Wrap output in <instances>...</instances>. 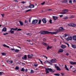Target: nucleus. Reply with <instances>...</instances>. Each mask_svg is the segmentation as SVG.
Returning <instances> with one entry per match:
<instances>
[{"instance_id": "nucleus-1", "label": "nucleus", "mask_w": 76, "mask_h": 76, "mask_svg": "<svg viewBox=\"0 0 76 76\" xmlns=\"http://www.w3.org/2000/svg\"><path fill=\"white\" fill-rule=\"evenodd\" d=\"M64 29L63 27H61L59 28V29H57L56 30V32H50L48 31H41L40 33V34H50L52 35L57 34L58 32L62 31H63Z\"/></svg>"}, {"instance_id": "nucleus-2", "label": "nucleus", "mask_w": 76, "mask_h": 76, "mask_svg": "<svg viewBox=\"0 0 76 76\" xmlns=\"http://www.w3.org/2000/svg\"><path fill=\"white\" fill-rule=\"evenodd\" d=\"M45 71L46 73V74H47V73H49V72H51L53 71V69L51 68H45Z\"/></svg>"}, {"instance_id": "nucleus-3", "label": "nucleus", "mask_w": 76, "mask_h": 76, "mask_svg": "<svg viewBox=\"0 0 76 76\" xmlns=\"http://www.w3.org/2000/svg\"><path fill=\"white\" fill-rule=\"evenodd\" d=\"M69 12L68 10H63L62 12H60V14L64 15V14H65L66 13H67V12Z\"/></svg>"}, {"instance_id": "nucleus-4", "label": "nucleus", "mask_w": 76, "mask_h": 76, "mask_svg": "<svg viewBox=\"0 0 76 76\" xmlns=\"http://www.w3.org/2000/svg\"><path fill=\"white\" fill-rule=\"evenodd\" d=\"M68 25L69 26H72V27H75V26H76V25L75 24L73 23L69 24H68Z\"/></svg>"}, {"instance_id": "nucleus-5", "label": "nucleus", "mask_w": 76, "mask_h": 76, "mask_svg": "<svg viewBox=\"0 0 76 76\" xmlns=\"http://www.w3.org/2000/svg\"><path fill=\"white\" fill-rule=\"evenodd\" d=\"M38 22V20H33L32 21V24H36Z\"/></svg>"}, {"instance_id": "nucleus-6", "label": "nucleus", "mask_w": 76, "mask_h": 76, "mask_svg": "<svg viewBox=\"0 0 76 76\" xmlns=\"http://www.w3.org/2000/svg\"><path fill=\"white\" fill-rule=\"evenodd\" d=\"M56 61H57V60H56V58L53 59L50 61V62L53 63H55V62H56Z\"/></svg>"}, {"instance_id": "nucleus-7", "label": "nucleus", "mask_w": 76, "mask_h": 76, "mask_svg": "<svg viewBox=\"0 0 76 76\" xmlns=\"http://www.w3.org/2000/svg\"><path fill=\"white\" fill-rule=\"evenodd\" d=\"M36 6H37V4H36L35 5H34L33 4H31L30 5L29 7L30 9H32V8H34Z\"/></svg>"}, {"instance_id": "nucleus-8", "label": "nucleus", "mask_w": 76, "mask_h": 76, "mask_svg": "<svg viewBox=\"0 0 76 76\" xmlns=\"http://www.w3.org/2000/svg\"><path fill=\"white\" fill-rule=\"evenodd\" d=\"M7 7L8 8V9H13L15 7L12 6H11L10 7L9 6H8Z\"/></svg>"}, {"instance_id": "nucleus-9", "label": "nucleus", "mask_w": 76, "mask_h": 76, "mask_svg": "<svg viewBox=\"0 0 76 76\" xmlns=\"http://www.w3.org/2000/svg\"><path fill=\"white\" fill-rule=\"evenodd\" d=\"M61 48L64 49V48H66V46L65 45H62L61 46Z\"/></svg>"}, {"instance_id": "nucleus-10", "label": "nucleus", "mask_w": 76, "mask_h": 76, "mask_svg": "<svg viewBox=\"0 0 76 76\" xmlns=\"http://www.w3.org/2000/svg\"><path fill=\"white\" fill-rule=\"evenodd\" d=\"M72 37L71 36L69 37L66 39L67 41H69V40H72Z\"/></svg>"}, {"instance_id": "nucleus-11", "label": "nucleus", "mask_w": 76, "mask_h": 76, "mask_svg": "<svg viewBox=\"0 0 76 76\" xmlns=\"http://www.w3.org/2000/svg\"><path fill=\"white\" fill-rule=\"evenodd\" d=\"M75 18L74 16H71L70 17H66L64 18L65 19H69V18Z\"/></svg>"}, {"instance_id": "nucleus-12", "label": "nucleus", "mask_w": 76, "mask_h": 76, "mask_svg": "<svg viewBox=\"0 0 76 76\" xmlns=\"http://www.w3.org/2000/svg\"><path fill=\"white\" fill-rule=\"evenodd\" d=\"M64 50L62 49H60L58 51V53H63Z\"/></svg>"}, {"instance_id": "nucleus-13", "label": "nucleus", "mask_w": 76, "mask_h": 76, "mask_svg": "<svg viewBox=\"0 0 76 76\" xmlns=\"http://www.w3.org/2000/svg\"><path fill=\"white\" fill-rule=\"evenodd\" d=\"M19 22L20 23V25H21V26L23 25V22L21 21H19Z\"/></svg>"}, {"instance_id": "nucleus-14", "label": "nucleus", "mask_w": 76, "mask_h": 76, "mask_svg": "<svg viewBox=\"0 0 76 76\" xmlns=\"http://www.w3.org/2000/svg\"><path fill=\"white\" fill-rule=\"evenodd\" d=\"M33 56V55L32 54L28 55V58H32V57Z\"/></svg>"}, {"instance_id": "nucleus-15", "label": "nucleus", "mask_w": 76, "mask_h": 76, "mask_svg": "<svg viewBox=\"0 0 76 76\" xmlns=\"http://www.w3.org/2000/svg\"><path fill=\"white\" fill-rule=\"evenodd\" d=\"M7 31V28H6L4 27V28L3 29L2 31V32H6Z\"/></svg>"}, {"instance_id": "nucleus-16", "label": "nucleus", "mask_w": 76, "mask_h": 76, "mask_svg": "<svg viewBox=\"0 0 76 76\" xmlns=\"http://www.w3.org/2000/svg\"><path fill=\"white\" fill-rule=\"evenodd\" d=\"M22 59L23 60H26V58H27V57H26V55H25L22 58Z\"/></svg>"}, {"instance_id": "nucleus-17", "label": "nucleus", "mask_w": 76, "mask_h": 76, "mask_svg": "<svg viewBox=\"0 0 76 76\" xmlns=\"http://www.w3.org/2000/svg\"><path fill=\"white\" fill-rule=\"evenodd\" d=\"M53 19H58V17L56 16H53Z\"/></svg>"}, {"instance_id": "nucleus-18", "label": "nucleus", "mask_w": 76, "mask_h": 76, "mask_svg": "<svg viewBox=\"0 0 76 76\" xmlns=\"http://www.w3.org/2000/svg\"><path fill=\"white\" fill-rule=\"evenodd\" d=\"M44 63L45 64H47V63H49V64H51V63H50L49 61H46L44 62Z\"/></svg>"}, {"instance_id": "nucleus-19", "label": "nucleus", "mask_w": 76, "mask_h": 76, "mask_svg": "<svg viewBox=\"0 0 76 76\" xmlns=\"http://www.w3.org/2000/svg\"><path fill=\"white\" fill-rule=\"evenodd\" d=\"M72 47L73 48H76V45H75L72 44Z\"/></svg>"}, {"instance_id": "nucleus-20", "label": "nucleus", "mask_w": 76, "mask_h": 76, "mask_svg": "<svg viewBox=\"0 0 76 76\" xmlns=\"http://www.w3.org/2000/svg\"><path fill=\"white\" fill-rule=\"evenodd\" d=\"M53 47L52 46H48V47H47V50H48L49 49H51V48H52Z\"/></svg>"}, {"instance_id": "nucleus-21", "label": "nucleus", "mask_w": 76, "mask_h": 76, "mask_svg": "<svg viewBox=\"0 0 76 76\" xmlns=\"http://www.w3.org/2000/svg\"><path fill=\"white\" fill-rule=\"evenodd\" d=\"M70 64L72 65L76 64V62H70Z\"/></svg>"}, {"instance_id": "nucleus-22", "label": "nucleus", "mask_w": 76, "mask_h": 76, "mask_svg": "<svg viewBox=\"0 0 76 76\" xmlns=\"http://www.w3.org/2000/svg\"><path fill=\"white\" fill-rule=\"evenodd\" d=\"M65 68L66 70H67V71H69V69L67 68V66L66 65H65Z\"/></svg>"}, {"instance_id": "nucleus-23", "label": "nucleus", "mask_w": 76, "mask_h": 76, "mask_svg": "<svg viewBox=\"0 0 76 76\" xmlns=\"http://www.w3.org/2000/svg\"><path fill=\"white\" fill-rule=\"evenodd\" d=\"M73 39L74 41H76V36H73Z\"/></svg>"}, {"instance_id": "nucleus-24", "label": "nucleus", "mask_w": 76, "mask_h": 76, "mask_svg": "<svg viewBox=\"0 0 76 76\" xmlns=\"http://www.w3.org/2000/svg\"><path fill=\"white\" fill-rule=\"evenodd\" d=\"M67 2H68V1H67L66 0H63L62 1V2L63 3H67Z\"/></svg>"}, {"instance_id": "nucleus-25", "label": "nucleus", "mask_w": 76, "mask_h": 76, "mask_svg": "<svg viewBox=\"0 0 76 76\" xmlns=\"http://www.w3.org/2000/svg\"><path fill=\"white\" fill-rule=\"evenodd\" d=\"M10 32L11 34H14V32H15L14 31L12 30H11L10 31Z\"/></svg>"}, {"instance_id": "nucleus-26", "label": "nucleus", "mask_w": 76, "mask_h": 76, "mask_svg": "<svg viewBox=\"0 0 76 76\" xmlns=\"http://www.w3.org/2000/svg\"><path fill=\"white\" fill-rule=\"evenodd\" d=\"M42 21L44 23H46L47 22L45 19H42Z\"/></svg>"}, {"instance_id": "nucleus-27", "label": "nucleus", "mask_w": 76, "mask_h": 76, "mask_svg": "<svg viewBox=\"0 0 76 76\" xmlns=\"http://www.w3.org/2000/svg\"><path fill=\"white\" fill-rule=\"evenodd\" d=\"M11 30L12 31V30H14V31H16V30H18V28H11Z\"/></svg>"}, {"instance_id": "nucleus-28", "label": "nucleus", "mask_w": 76, "mask_h": 76, "mask_svg": "<svg viewBox=\"0 0 76 76\" xmlns=\"http://www.w3.org/2000/svg\"><path fill=\"white\" fill-rule=\"evenodd\" d=\"M3 45L4 47H7V48H9V46L5 44Z\"/></svg>"}, {"instance_id": "nucleus-29", "label": "nucleus", "mask_w": 76, "mask_h": 76, "mask_svg": "<svg viewBox=\"0 0 76 76\" xmlns=\"http://www.w3.org/2000/svg\"><path fill=\"white\" fill-rule=\"evenodd\" d=\"M56 69H57V70H59V71H60L61 70V69L58 66L57 67Z\"/></svg>"}, {"instance_id": "nucleus-30", "label": "nucleus", "mask_w": 76, "mask_h": 76, "mask_svg": "<svg viewBox=\"0 0 76 76\" xmlns=\"http://www.w3.org/2000/svg\"><path fill=\"white\" fill-rule=\"evenodd\" d=\"M42 44L43 45H45V46H47V43H45L44 42H42Z\"/></svg>"}, {"instance_id": "nucleus-31", "label": "nucleus", "mask_w": 76, "mask_h": 76, "mask_svg": "<svg viewBox=\"0 0 76 76\" xmlns=\"http://www.w3.org/2000/svg\"><path fill=\"white\" fill-rule=\"evenodd\" d=\"M14 51L15 52H16V53H18V52H19V50L18 49H15V50H14Z\"/></svg>"}, {"instance_id": "nucleus-32", "label": "nucleus", "mask_w": 76, "mask_h": 76, "mask_svg": "<svg viewBox=\"0 0 76 76\" xmlns=\"http://www.w3.org/2000/svg\"><path fill=\"white\" fill-rule=\"evenodd\" d=\"M7 62H8V63H13V61H7Z\"/></svg>"}, {"instance_id": "nucleus-33", "label": "nucleus", "mask_w": 76, "mask_h": 76, "mask_svg": "<svg viewBox=\"0 0 76 76\" xmlns=\"http://www.w3.org/2000/svg\"><path fill=\"white\" fill-rule=\"evenodd\" d=\"M21 72H25V69L23 68H22L21 70Z\"/></svg>"}, {"instance_id": "nucleus-34", "label": "nucleus", "mask_w": 76, "mask_h": 76, "mask_svg": "<svg viewBox=\"0 0 76 76\" xmlns=\"http://www.w3.org/2000/svg\"><path fill=\"white\" fill-rule=\"evenodd\" d=\"M26 35H29V36H31L32 35V34L31 33H28V34H26Z\"/></svg>"}, {"instance_id": "nucleus-35", "label": "nucleus", "mask_w": 76, "mask_h": 76, "mask_svg": "<svg viewBox=\"0 0 76 76\" xmlns=\"http://www.w3.org/2000/svg\"><path fill=\"white\" fill-rule=\"evenodd\" d=\"M54 75L55 76H60V74H55Z\"/></svg>"}, {"instance_id": "nucleus-36", "label": "nucleus", "mask_w": 76, "mask_h": 76, "mask_svg": "<svg viewBox=\"0 0 76 76\" xmlns=\"http://www.w3.org/2000/svg\"><path fill=\"white\" fill-rule=\"evenodd\" d=\"M54 66L56 69L57 67H58V66H57V64H55L54 65Z\"/></svg>"}, {"instance_id": "nucleus-37", "label": "nucleus", "mask_w": 76, "mask_h": 76, "mask_svg": "<svg viewBox=\"0 0 76 76\" xmlns=\"http://www.w3.org/2000/svg\"><path fill=\"white\" fill-rule=\"evenodd\" d=\"M15 70H18L19 69V67H18V66H16L15 68Z\"/></svg>"}, {"instance_id": "nucleus-38", "label": "nucleus", "mask_w": 76, "mask_h": 76, "mask_svg": "<svg viewBox=\"0 0 76 76\" xmlns=\"http://www.w3.org/2000/svg\"><path fill=\"white\" fill-rule=\"evenodd\" d=\"M6 54V53H2V56H5Z\"/></svg>"}, {"instance_id": "nucleus-39", "label": "nucleus", "mask_w": 76, "mask_h": 76, "mask_svg": "<svg viewBox=\"0 0 76 76\" xmlns=\"http://www.w3.org/2000/svg\"><path fill=\"white\" fill-rule=\"evenodd\" d=\"M41 22V20H39L38 23V24H40Z\"/></svg>"}, {"instance_id": "nucleus-40", "label": "nucleus", "mask_w": 76, "mask_h": 76, "mask_svg": "<svg viewBox=\"0 0 76 76\" xmlns=\"http://www.w3.org/2000/svg\"><path fill=\"white\" fill-rule=\"evenodd\" d=\"M69 3H72V0H69Z\"/></svg>"}, {"instance_id": "nucleus-41", "label": "nucleus", "mask_w": 76, "mask_h": 76, "mask_svg": "<svg viewBox=\"0 0 76 76\" xmlns=\"http://www.w3.org/2000/svg\"><path fill=\"white\" fill-rule=\"evenodd\" d=\"M45 2H43L41 3V4L42 5H44V4H45Z\"/></svg>"}, {"instance_id": "nucleus-42", "label": "nucleus", "mask_w": 76, "mask_h": 76, "mask_svg": "<svg viewBox=\"0 0 76 76\" xmlns=\"http://www.w3.org/2000/svg\"><path fill=\"white\" fill-rule=\"evenodd\" d=\"M49 22L50 23H52V20H50Z\"/></svg>"}, {"instance_id": "nucleus-43", "label": "nucleus", "mask_w": 76, "mask_h": 76, "mask_svg": "<svg viewBox=\"0 0 76 76\" xmlns=\"http://www.w3.org/2000/svg\"><path fill=\"white\" fill-rule=\"evenodd\" d=\"M30 10H31L30 9V10H27L25 12H29V11H30Z\"/></svg>"}, {"instance_id": "nucleus-44", "label": "nucleus", "mask_w": 76, "mask_h": 76, "mask_svg": "<svg viewBox=\"0 0 76 76\" xmlns=\"http://www.w3.org/2000/svg\"><path fill=\"white\" fill-rule=\"evenodd\" d=\"M39 61H40L41 63V64H43V63H42V61L40 60V59H39Z\"/></svg>"}, {"instance_id": "nucleus-45", "label": "nucleus", "mask_w": 76, "mask_h": 76, "mask_svg": "<svg viewBox=\"0 0 76 76\" xmlns=\"http://www.w3.org/2000/svg\"><path fill=\"white\" fill-rule=\"evenodd\" d=\"M31 73H34V71L33 70H31Z\"/></svg>"}, {"instance_id": "nucleus-46", "label": "nucleus", "mask_w": 76, "mask_h": 76, "mask_svg": "<svg viewBox=\"0 0 76 76\" xmlns=\"http://www.w3.org/2000/svg\"><path fill=\"white\" fill-rule=\"evenodd\" d=\"M1 16H2V18H3V17H4V14H1Z\"/></svg>"}, {"instance_id": "nucleus-47", "label": "nucleus", "mask_w": 76, "mask_h": 76, "mask_svg": "<svg viewBox=\"0 0 76 76\" xmlns=\"http://www.w3.org/2000/svg\"><path fill=\"white\" fill-rule=\"evenodd\" d=\"M17 29L18 30H17V31H21V28H19V29Z\"/></svg>"}, {"instance_id": "nucleus-48", "label": "nucleus", "mask_w": 76, "mask_h": 76, "mask_svg": "<svg viewBox=\"0 0 76 76\" xmlns=\"http://www.w3.org/2000/svg\"><path fill=\"white\" fill-rule=\"evenodd\" d=\"M34 66L35 67H37V66H38V64H35L34 65Z\"/></svg>"}, {"instance_id": "nucleus-49", "label": "nucleus", "mask_w": 76, "mask_h": 76, "mask_svg": "<svg viewBox=\"0 0 76 76\" xmlns=\"http://www.w3.org/2000/svg\"><path fill=\"white\" fill-rule=\"evenodd\" d=\"M28 22V21L26 20H25V23H27Z\"/></svg>"}, {"instance_id": "nucleus-50", "label": "nucleus", "mask_w": 76, "mask_h": 76, "mask_svg": "<svg viewBox=\"0 0 76 76\" xmlns=\"http://www.w3.org/2000/svg\"><path fill=\"white\" fill-rule=\"evenodd\" d=\"M43 41H47V39H45V38H44L43 39Z\"/></svg>"}, {"instance_id": "nucleus-51", "label": "nucleus", "mask_w": 76, "mask_h": 76, "mask_svg": "<svg viewBox=\"0 0 76 76\" xmlns=\"http://www.w3.org/2000/svg\"><path fill=\"white\" fill-rule=\"evenodd\" d=\"M61 75L62 76H64V73H61Z\"/></svg>"}, {"instance_id": "nucleus-52", "label": "nucleus", "mask_w": 76, "mask_h": 76, "mask_svg": "<svg viewBox=\"0 0 76 76\" xmlns=\"http://www.w3.org/2000/svg\"><path fill=\"white\" fill-rule=\"evenodd\" d=\"M59 16H60V18H62V17H63V15H59Z\"/></svg>"}, {"instance_id": "nucleus-53", "label": "nucleus", "mask_w": 76, "mask_h": 76, "mask_svg": "<svg viewBox=\"0 0 76 76\" xmlns=\"http://www.w3.org/2000/svg\"><path fill=\"white\" fill-rule=\"evenodd\" d=\"M3 34V35H8V33H4Z\"/></svg>"}, {"instance_id": "nucleus-54", "label": "nucleus", "mask_w": 76, "mask_h": 76, "mask_svg": "<svg viewBox=\"0 0 76 76\" xmlns=\"http://www.w3.org/2000/svg\"><path fill=\"white\" fill-rule=\"evenodd\" d=\"M43 57H45V58H46V59H47L48 58L47 57H46V56H44V55H43Z\"/></svg>"}, {"instance_id": "nucleus-55", "label": "nucleus", "mask_w": 76, "mask_h": 76, "mask_svg": "<svg viewBox=\"0 0 76 76\" xmlns=\"http://www.w3.org/2000/svg\"><path fill=\"white\" fill-rule=\"evenodd\" d=\"M68 35H67V34H65V37H66Z\"/></svg>"}, {"instance_id": "nucleus-56", "label": "nucleus", "mask_w": 76, "mask_h": 76, "mask_svg": "<svg viewBox=\"0 0 76 76\" xmlns=\"http://www.w3.org/2000/svg\"><path fill=\"white\" fill-rule=\"evenodd\" d=\"M4 72H0V75H2V73H3Z\"/></svg>"}, {"instance_id": "nucleus-57", "label": "nucleus", "mask_w": 76, "mask_h": 76, "mask_svg": "<svg viewBox=\"0 0 76 76\" xmlns=\"http://www.w3.org/2000/svg\"><path fill=\"white\" fill-rule=\"evenodd\" d=\"M66 45H67L68 47H69V44L68 43H66Z\"/></svg>"}, {"instance_id": "nucleus-58", "label": "nucleus", "mask_w": 76, "mask_h": 76, "mask_svg": "<svg viewBox=\"0 0 76 76\" xmlns=\"http://www.w3.org/2000/svg\"><path fill=\"white\" fill-rule=\"evenodd\" d=\"M21 3H22V4H25V1H22L21 2Z\"/></svg>"}, {"instance_id": "nucleus-59", "label": "nucleus", "mask_w": 76, "mask_h": 76, "mask_svg": "<svg viewBox=\"0 0 76 76\" xmlns=\"http://www.w3.org/2000/svg\"><path fill=\"white\" fill-rule=\"evenodd\" d=\"M11 50H12V51H14V50L15 51V49H14L12 48L11 49Z\"/></svg>"}, {"instance_id": "nucleus-60", "label": "nucleus", "mask_w": 76, "mask_h": 76, "mask_svg": "<svg viewBox=\"0 0 76 76\" xmlns=\"http://www.w3.org/2000/svg\"><path fill=\"white\" fill-rule=\"evenodd\" d=\"M25 70L26 72H28V69H26Z\"/></svg>"}, {"instance_id": "nucleus-61", "label": "nucleus", "mask_w": 76, "mask_h": 76, "mask_svg": "<svg viewBox=\"0 0 76 76\" xmlns=\"http://www.w3.org/2000/svg\"><path fill=\"white\" fill-rule=\"evenodd\" d=\"M69 53H67L66 54V56H69Z\"/></svg>"}, {"instance_id": "nucleus-62", "label": "nucleus", "mask_w": 76, "mask_h": 76, "mask_svg": "<svg viewBox=\"0 0 76 76\" xmlns=\"http://www.w3.org/2000/svg\"><path fill=\"white\" fill-rule=\"evenodd\" d=\"M72 67H73V66H70V68H71V69H72Z\"/></svg>"}, {"instance_id": "nucleus-63", "label": "nucleus", "mask_w": 76, "mask_h": 76, "mask_svg": "<svg viewBox=\"0 0 76 76\" xmlns=\"http://www.w3.org/2000/svg\"><path fill=\"white\" fill-rule=\"evenodd\" d=\"M73 1V2H76V0H74Z\"/></svg>"}, {"instance_id": "nucleus-64", "label": "nucleus", "mask_w": 76, "mask_h": 76, "mask_svg": "<svg viewBox=\"0 0 76 76\" xmlns=\"http://www.w3.org/2000/svg\"><path fill=\"white\" fill-rule=\"evenodd\" d=\"M31 19H30V20H29V22H31Z\"/></svg>"}]
</instances>
